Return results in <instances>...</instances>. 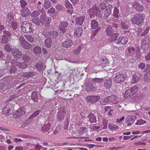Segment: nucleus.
Masks as SVG:
<instances>
[{
  "label": "nucleus",
  "mask_w": 150,
  "mask_h": 150,
  "mask_svg": "<svg viewBox=\"0 0 150 150\" xmlns=\"http://www.w3.org/2000/svg\"><path fill=\"white\" fill-rule=\"evenodd\" d=\"M121 28L125 30L129 28V22L128 21H124L121 22L120 24Z\"/></svg>",
  "instance_id": "nucleus-20"
},
{
  "label": "nucleus",
  "mask_w": 150,
  "mask_h": 150,
  "mask_svg": "<svg viewBox=\"0 0 150 150\" xmlns=\"http://www.w3.org/2000/svg\"><path fill=\"white\" fill-rule=\"evenodd\" d=\"M133 6L137 11L139 12H142L144 10L143 6L138 3H134L133 4Z\"/></svg>",
  "instance_id": "nucleus-21"
},
{
  "label": "nucleus",
  "mask_w": 150,
  "mask_h": 150,
  "mask_svg": "<svg viewBox=\"0 0 150 150\" xmlns=\"http://www.w3.org/2000/svg\"><path fill=\"white\" fill-rule=\"evenodd\" d=\"M40 112V111L39 110L35 111L28 118V119L30 120L31 119H33L37 116V115H39Z\"/></svg>",
  "instance_id": "nucleus-44"
},
{
  "label": "nucleus",
  "mask_w": 150,
  "mask_h": 150,
  "mask_svg": "<svg viewBox=\"0 0 150 150\" xmlns=\"http://www.w3.org/2000/svg\"><path fill=\"white\" fill-rule=\"evenodd\" d=\"M65 6L66 8L67 9H73V7L72 5L67 0H66L65 2Z\"/></svg>",
  "instance_id": "nucleus-39"
},
{
  "label": "nucleus",
  "mask_w": 150,
  "mask_h": 150,
  "mask_svg": "<svg viewBox=\"0 0 150 150\" xmlns=\"http://www.w3.org/2000/svg\"><path fill=\"white\" fill-rule=\"evenodd\" d=\"M52 40L51 38H47L45 40L46 46L49 48L51 45Z\"/></svg>",
  "instance_id": "nucleus-43"
},
{
  "label": "nucleus",
  "mask_w": 150,
  "mask_h": 150,
  "mask_svg": "<svg viewBox=\"0 0 150 150\" xmlns=\"http://www.w3.org/2000/svg\"><path fill=\"white\" fill-rule=\"evenodd\" d=\"M81 49V46H79L77 48L74 50V54H77L79 53Z\"/></svg>",
  "instance_id": "nucleus-55"
},
{
  "label": "nucleus",
  "mask_w": 150,
  "mask_h": 150,
  "mask_svg": "<svg viewBox=\"0 0 150 150\" xmlns=\"http://www.w3.org/2000/svg\"><path fill=\"white\" fill-rule=\"evenodd\" d=\"M51 18L50 17L47 20H46L45 22H44L45 27L47 28H49V27L50 26V22L51 21Z\"/></svg>",
  "instance_id": "nucleus-41"
},
{
  "label": "nucleus",
  "mask_w": 150,
  "mask_h": 150,
  "mask_svg": "<svg viewBox=\"0 0 150 150\" xmlns=\"http://www.w3.org/2000/svg\"><path fill=\"white\" fill-rule=\"evenodd\" d=\"M22 59L25 61L24 62H26L29 61L30 59L29 57L27 55L24 54H23L22 57Z\"/></svg>",
  "instance_id": "nucleus-56"
},
{
  "label": "nucleus",
  "mask_w": 150,
  "mask_h": 150,
  "mask_svg": "<svg viewBox=\"0 0 150 150\" xmlns=\"http://www.w3.org/2000/svg\"><path fill=\"white\" fill-rule=\"evenodd\" d=\"M20 4L21 7L23 8L25 7V6L27 5V2L24 0H21L20 1Z\"/></svg>",
  "instance_id": "nucleus-57"
},
{
  "label": "nucleus",
  "mask_w": 150,
  "mask_h": 150,
  "mask_svg": "<svg viewBox=\"0 0 150 150\" xmlns=\"http://www.w3.org/2000/svg\"><path fill=\"white\" fill-rule=\"evenodd\" d=\"M59 33L55 31H50V38L54 39L57 37L59 35Z\"/></svg>",
  "instance_id": "nucleus-35"
},
{
  "label": "nucleus",
  "mask_w": 150,
  "mask_h": 150,
  "mask_svg": "<svg viewBox=\"0 0 150 150\" xmlns=\"http://www.w3.org/2000/svg\"><path fill=\"white\" fill-rule=\"evenodd\" d=\"M116 31L111 25H108L106 29L105 32L107 35L110 36L114 32Z\"/></svg>",
  "instance_id": "nucleus-26"
},
{
  "label": "nucleus",
  "mask_w": 150,
  "mask_h": 150,
  "mask_svg": "<svg viewBox=\"0 0 150 150\" xmlns=\"http://www.w3.org/2000/svg\"><path fill=\"white\" fill-rule=\"evenodd\" d=\"M40 20L42 24H44V22L50 18L47 16L46 15L40 16Z\"/></svg>",
  "instance_id": "nucleus-40"
},
{
  "label": "nucleus",
  "mask_w": 150,
  "mask_h": 150,
  "mask_svg": "<svg viewBox=\"0 0 150 150\" xmlns=\"http://www.w3.org/2000/svg\"><path fill=\"white\" fill-rule=\"evenodd\" d=\"M21 16L23 17L29 16L30 14V12L28 7L22 8L20 11Z\"/></svg>",
  "instance_id": "nucleus-14"
},
{
  "label": "nucleus",
  "mask_w": 150,
  "mask_h": 150,
  "mask_svg": "<svg viewBox=\"0 0 150 150\" xmlns=\"http://www.w3.org/2000/svg\"><path fill=\"white\" fill-rule=\"evenodd\" d=\"M42 34L45 37L48 38H50V31H43L42 32Z\"/></svg>",
  "instance_id": "nucleus-50"
},
{
  "label": "nucleus",
  "mask_w": 150,
  "mask_h": 150,
  "mask_svg": "<svg viewBox=\"0 0 150 150\" xmlns=\"http://www.w3.org/2000/svg\"><path fill=\"white\" fill-rule=\"evenodd\" d=\"M44 65V63L43 62H40L39 63L36 64L35 67L36 69L38 70L41 71L43 68Z\"/></svg>",
  "instance_id": "nucleus-38"
},
{
  "label": "nucleus",
  "mask_w": 150,
  "mask_h": 150,
  "mask_svg": "<svg viewBox=\"0 0 150 150\" xmlns=\"http://www.w3.org/2000/svg\"><path fill=\"white\" fill-rule=\"evenodd\" d=\"M32 22L38 26L40 25V23H41L40 19H39V18L37 17L33 19H32Z\"/></svg>",
  "instance_id": "nucleus-47"
},
{
  "label": "nucleus",
  "mask_w": 150,
  "mask_h": 150,
  "mask_svg": "<svg viewBox=\"0 0 150 150\" xmlns=\"http://www.w3.org/2000/svg\"><path fill=\"white\" fill-rule=\"evenodd\" d=\"M113 10H114V12L113 13V16L116 18H117L118 17V14L119 13V11L117 8L115 7V8Z\"/></svg>",
  "instance_id": "nucleus-51"
},
{
  "label": "nucleus",
  "mask_w": 150,
  "mask_h": 150,
  "mask_svg": "<svg viewBox=\"0 0 150 150\" xmlns=\"http://www.w3.org/2000/svg\"><path fill=\"white\" fill-rule=\"evenodd\" d=\"M18 41L20 45L25 49H29L31 47L32 45L27 41L23 36H20Z\"/></svg>",
  "instance_id": "nucleus-10"
},
{
  "label": "nucleus",
  "mask_w": 150,
  "mask_h": 150,
  "mask_svg": "<svg viewBox=\"0 0 150 150\" xmlns=\"http://www.w3.org/2000/svg\"><path fill=\"white\" fill-rule=\"evenodd\" d=\"M26 113V109L24 107H20L19 109L15 111L13 114V116L15 118H18L23 116Z\"/></svg>",
  "instance_id": "nucleus-9"
},
{
  "label": "nucleus",
  "mask_w": 150,
  "mask_h": 150,
  "mask_svg": "<svg viewBox=\"0 0 150 150\" xmlns=\"http://www.w3.org/2000/svg\"><path fill=\"white\" fill-rule=\"evenodd\" d=\"M128 40V38L127 37L121 35L116 40L115 43L117 44L121 43L123 45H125L127 42Z\"/></svg>",
  "instance_id": "nucleus-16"
},
{
  "label": "nucleus",
  "mask_w": 150,
  "mask_h": 150,
  "mask_svg": "<svg viewBox=\"0 0 150 150\" xmlns=\"http://www.w3.org/2000/svg\"><path fill=\"white\" fill-rule=\"evenodd\" d=\"M89 13V16L91 19L92 18V17L98 16V18L102 17L103 13L100 9L98 7L95 6V7H92L91 8L89 9L88 11Z\"/></svg>",
  "instance_id": "nucleus-4"
},
{
  "label": "nucleus",
  "mask_w": 150,
  "mask_h": 150,
  "mask_svg": "<svg viewBox=\"0 0 150 150\" xmlns=\"http://www.w3.org/2000/svg\"><path fill=\"white\" fill-rule=\"evenodd\" d=\"M12 53L14 56V57L16 59H20L22 55L21 52L16 48H13L12 49Z\"/></svg>",
  "instance_id": "nucleus-15"
},
{
  "label": "nucleus",
  "mask_w": 150,
  "mask_h": 150,
  "mask_svg": "<svg viewBox=\"0 0 150 150\" xmlns=\"http://www.w3.org/2000/svg\"><path fill=\"white\" fill-rule=\"evenodd\" d=\"M113 7L111 5H109L107 6L104 11V15L105 18H107L111 13L113 10Z\"/></svg>",
  "instance_id": "nucleus-17"
},
{
  "label": "nucleus",
  "mask_w": 150,
  "mask_h": 150,
  "mask_svg": "<svg viewBox=\"0 0 150 150\" xmlns=\"http://www.w3.org/2000/svg\"><path fill=\"white\" fill-rule=\"evenodd\" d=\"M55 9L53 7H50L48 9L47 11V13L49 14H53L55 13Z\"/></svg>",
  "instance_id": "nucleus-54"
},
{
  "label": "nucleus",
  "mask_w": 150,
  "mask_h": 150,
  "mask_svg": "<svg viewBox=\"0 0 150 150\" xmlns=\"http://www.w3.org/2000/svg\"><path fill=\"white\" fill-rule=\"evenodd\" d=\"M30 14L32 17L35 18L39 15L40 13V12L38 11H35L32 12Z\"/></svg>",
  "instance_id": "nucleus-45"
},
{
  "label": "nucleus",
  "mask_w": 150,
  "mask_h": 150,
  "mask_svg": "<svg viewBox=\"0 0 150 150\" xmlns=\"http://www.w3.org/2000/svg\"><path fill=\"white\" fill-rule=\"evenodd\" d=\"M146 123V122L145 120H144L142 119H140L137 120L136 124L137 125H142Z\"/></svg>",
  "instance_id": "nucleus-52"
},
{
  "label": "nucleus",
  "mask_w": 150,
  "mask_h": 150,
  "mask_svg": "<svg viewBox=\"0 0 150 150\" xmlns=\"http://www.w3.org/2000/svg\"><path fill=\"white\" fill-rule=\"evenodd\" d=\"M127 78V76L125 72L120 71L113 77V80L117 83H120L126 79Z\"/></svg>",
  "instance_id": "nucleus-6"
},
{
  "label": "nucleus",
  "mask_w": 150,
  "mask_h": 150,
  "mask_svg": "<svg viewBox=\"0 0 150 150\" xmlns=\"http://www.w3.org/2000/svg\"><path fill=\"white\" fill-rule=\"evenodd\" d=\"M138 89V86L135 85L133 86L130 89L128 90L125 92L124 94V97L126 98L132 97L137 92Z\"/></svg>",
  "instance_id": "nucleus-7"
},
{
  "label": "nucleus",
  "mask_w": 150,
  "mask_h": 150,
  "mask_svg": "<svg viewBox=\"0 0 150 150\" xmlns=\"http://www.w3.org/2000/svg\"><path fill=\"white\" fill-rule=\"evenodd\" d=\"M69 24V23L67 21H62L60 23V27L66 28L68 26Z\"/></svg>",
  "instance_id": "nucleus-46"
},
{
  "label": "nucleus",
  "mask_w": 150,
  "mask_h": 150,
  "mask_svg": "<svg viewBox=\"0 0 150 150\" xmlns=\"http://www.w3.org/2000/svg\"><path fill=\"white\" fill-rule=\"evenodd\" d=\"M39 8V6H38L37 7L38 10L39 11H39L40 13L41 14L40 16L46 15L45 10V8L44 9V8L43 7H42L40 9Z\"/></svg>",
  "instance_id": "nucleus-48"
},
{
  "label": "nucleus",
  "mask_w": 150,
  "mask_h": 150,
  "mask_svg": "<svg viewBox=\"0 0 150 150\" xmlns=\"http://www.w3.org/2000/svg\"><path fill=\"white\" fill-rule=\"evenodd\" d=\"M74 35H76L78 37H80L83 33V29L81 27L75 28L74 30Z\"/></svg>",
  "instance_id": "nucleus-22"
},
{
  "label": "nucleus",
  "mask_w": 150,
  "mask_h": 150,
  "mask_svg": "<svg viewBox=\"0 0 150 150\" xmlns=\"http://www.w3.org/2000/svg\"><path fill=\"white\" fill-rule=\"evenodd\" d=\"M56 8L57 10L60 11L63 8V7L61 4H58L56 6Z\"/></svg>",
  "instance_id": "nucleus-62"
},
{
  "label": "nucleus",
  "mask_w": 150,
  "mask_h": 150,
  "mask_svg": "<svg viewBox=\"0 0 150 150\" xmlns=\"http://www.w3.org/2000/svg\"><path fill=\"white\" fill-rule=\"evenodd\" d=\"M25 37L29 42L31 43H33L34 41L33 38L31 36L29 35H25Z\"/></svg>",
  "instance_id": "nucleus-49"
},
{
  "label": "nucleus",
  "mask_w": 150,
  "mask_h": 150,
  "mask_svg": "<svg viewBox=\"0 0 150 150\" xmlns=\"http://www.w3.org/2000/svg\"><path fill=\"white\" fill-rule=\"evenodd\" d=\"M4 35H3L1 40V42L2 44H6L8 42V37L11 35L17 36L18 33L17 31L6 29L3 31Z\"/></svg>",
  "instance_id": "nucleus-2"
},
{
  "label": "nucleus",
  "mask_w": 150,
  "mask_h": 150,
  "mask_svg": "<svg viewBox=\"0 0 150 150\" xmlns=\"http://www.w3.org/2000/svg\"><path fill=\"white\" fill-rule=\"evenodd\" d=\"M145 60L146 62H149L150 61V52H149L148 54L145 57Z\"/></svg>",
  "instance_id": "nucleus-64"
},
{
  "label": "nucleus",
  "mask_w": 150,
  "mask_h": 150,
  "mask_svg": "<svg viewBox=\"0 0 150 150\" xmlns=\"http://www.w3.org/2000/svg\"><path fill=\"white\" fill-rule=\"evenodd\" d=\"M14 65L16 67H18L19 68L22 69H25L27 68L28 66L26 62H18L17 60L15 61Z\"/></svg>",
  "instance_id": "nucleus-18"
},
{
  "label": "nucleus",
  "mask_w": 150,
  "mask_h": 150,
  "mask_svg": "<svg viewBox=\"0 0 150 150\" xmlns=\"http://www.w3.org/2000/svg\"><path fill=\"white\" fill-rule=\"evenodd\" d=\"M16 66H12L10 69L9 72L11 73H13L16 72L17 70V68H16Z\"/></svg>",
  "instance_id": "nucleus-59"
},
{
  "label": "nucleus",
  "mask_w": 150,
  "mask_h": 150,
  "mask_svg": "<svg viewBox=\"0 0 150 150\" xmlns=\"http://www.w3.org/2000/svg\"><path fill=\"white\" fill-rule=\"evenodd\" d=\"M103 101V102L106 103H117L118 102L117 97L115 95H112L110 96H107L105 98L101 100L102 102Z\"/></svg>",
  "instance_id": "nucleus-12"
},
{
  "label": "nucleus",
  "mask_w": 150,
  "mask_h": 150,
  "mask_svg": "<svg viewBox=\"0 0 150 150\" xmlns=\"http://www.w3.org/2000/svg\"><path fill=\"white\" fill-rule=\"evenodd\" d=\"M88 117L89 119V120L91 123L96 122H97L96 118L95 117V115L93 114H89L88 116Z\"/></svg>",
  "instance_id": "nucleus-33"
},
{
  "label": "nucleus",
  "mask_w": 150,
  "mask_h": 150,
  "mask_svg": "<svg viewBox=\"0 0 150 150\" xmlns=\"http://www.w3.org/2000/svg\"><path fill=\"white\" fill-rule=\"evenodd\" d=\"M94 96H88L86 98V102L88 103H95V98Z\"/></svg>",
  "instance_id": "nucleus-34"
},
{
  "label": "nucleus",
  "mask_w": 150,
  "mask_h": 150,
  "mask_svg": "<svg viewBox=\"0 0 150 150\" xmlns=\"http://www.w3.org/2000/svg\"><path fill=\"white\" fill-rule=\"evenodd\" d=\"M85 17L83 16H81L76 18L75 20V23L76 24H79V25H82L84 22L85 20Z\"/></svg>",
  "instance_id": "nucleus-30"
},
{
  "label": "nucleus",
  "mask_w": 150,
  "mask_h": 150,
  "mask_svg": "<svg viewBox=\"0 0 150 150\" xmlns=\"http://www.w3.org/2000/svg\"><path fill=\"white\" fill-rule=\"evenodd\" d=\"M137 118L136 115H129L125 119V122L127 123V126L129 127L134 123L135 119Z\"/></svg>",
  "instance_id": "nucleus-13"
},
{
  "label": "nucleus",
  "mask_w": 150,
  "mask_h": 150,
  "mask_svg": "<svg viewBox=\"0 0 150 150\" xmlns=\"http://www.w3.org/2000/svg\"><path fill=\"white\" fill-rule=\"evenodd\" d=\"M91 28L92 29H95L94 32L95 33V35L100 30V26L98 21L96 20L93 19L91 21L90 23Z\"/></svg>",
  "instance_id": "nucleus-11"
},
{
  "label": "nucleus",
  "mask_w": 150,
  "mask_h": 150,
  "mask_svg": "<svg viewBox=\"0 0 150 150\" xmlns=\"http://www.w3.org/2000/svg\"><path fill=\"white\" fill-rule=\"evenodd\" d=\"M16 98V96L15 95H11L9 97L7 100L6 101V103H8L10 102L11 101L14 99L15 98Z\"/></svg>",
  "instance_id": "nucleus-58"
},
{
  "label": "nucleus",
  "mask_w": 150,
  "mask_h": 150,
  "mask_svg": "<svg viewBox=\"0 0 150 150\" xmlns=\"http://www.w3.org/2000/svg\"><path fill=\"white\" fill-rule=\"evenodd\" d=\"M144 80L145 81L149 82L150 81V76H146V74L144 75Z\"/></svg>",
  "instance_id": "nucleus-63"
},
{
  "label": "nucleus",
  "mask_w": 150,
  "mask_h": 150,
  "mask_svg": "<svg viewBox=\"0 0 150 150\" xmlns=\"http://www.w3.org/2000/svg\"><path fill=\"white\" fill-rule=\"evenodd\" d=\"M138 67L141 69L142 70H143L145 68V64L142 62H141L139 64Z\"/></svg>",
  "instance_id": "nucleus-61"
},
{
  "label": "nucleus",
  "mask_w": 150,
  "mask_h": 150,
  "mask_svg": "<svg viewBox=\"0 0 150 150\" xmlns=\"http://www.w3.org/2000/svg\"><path fill=\"white\" fill-rule=\"evenodd\" d=\"M31 99L35 102H37L38 100V92L34 91L32 92L31 96Z\"/></svg>",
  "instance_id": "nucleus-32"
},
{
  "label": "nucleus",
  "mask_w": 150,
  "mask_h": 150,
  "mask_svg": "<svg viewBox=\"0 0 150 150\" xmlns=\"http://www.w3.org/2000/svg\"><path fill=\"white\" fill-rule=\"evenodd\" d=\"M104 81L103 78H95L92 80V81L94 83L99 84Z\"/></svg>",
  "instance_id": "nucleus-37"
},
{
  "label": "nucleus",
  "mask_w": 150,
  "mask_h": 150,
  "mask_svg": "<svg viewBox=\"0 0 150 150\" xmlns=\"http://www.w3.org/2000/svg\"><path fill=\"white\" fill-rule=\"evenodd\" d=\"M99 8H100L101 11H103L106 8L107 6L105 3H102L99 4Z\"/></svg>",
  "instance_id": "nucleus-53"
},
{
  "label": "nucleus",
  "mask_w": 150,
  "mask_h": 150,
  "mask_svg": "<svg viewBox=\"0 0 150 150\" xmlns=\"http://www.w3.org/2000/svg\"><path fill=\"white\" fill-rule=\"evenodd\" d=\"M131 21L133 24H136L140 27L144 25V19L142 14L138 13L134 15Z\"/></svg>",
  "instance_id": "nucleus-3"
},
{
  "label": "nucleus",
  "mask_w": 150,
  "mask_h": 150,
  "mask_svg": "<svg viewBox=\"0 0 150 150\" xmlns=\"http://www.w3.org/2000/svg\"><path fill=\"white\" fill-rule=\"evenodd\" d=\"M4 48L5 50L7 52H10L11 51H12L11 47L8 45H6Z\"/></svg>",
  "instance_id": "nucleus-60"
},
{
  "label": "nucleus",
  "mask_w": 150,
  "mask_h": 150,
  "mask_svg": "<svg viewBox=\"0 0 150 150\" xmlns=\"http://www.w3.org/2000/svg\"><path fill=\"white\" fill-rule=\"evenodd\" d=\"M52 4L49 0H44L42 6L45 9H48L52 6Z\"/></svg>",
  "instance_id": "nucleus-28"
},
{
  "label": "nucleus",
  "mask_w": 150,
  "mask_h": 150,
  "mask_svg": "<svg viewBox=\"0 0 150 150\" xmlns=\"http://www.w3.org/2000/svg\"><path fill=\"white\" fill-rule=\"evenodd\" d=\"M73 44V41L71 40L68 39L63 42L62 45L64 47L68 48L71 46Z\"/></svg>",
  "instance_id": "nucleus-19"
},
{
  "label": "nucleus",
  "mask_w": 150,
  "mask_h": 150,
  "mask_svg": "<svg viewBox=\"0 0 150 150\" xmlns=\"http://www.w3.org/2000/svg\"><path fill=\"white\" fill-rule=\"evenodd\" d=\"M141 74L138 73L133 75L132 81V83H135L139 81L141 78Z\"/></svg>",
  "instance_id": "nucleus-23"
},
{
  "label": "nucleus",
  "mask_w": 150,
  "mask_h": 150,
  "mask_svg": "<svg viewBox=\"0 0 150 150\" xmlns=\"http://www.w3.org/2000/svg\"><path fill=\"white\" fill-rule=\"evenodd\" d=\"M66 115V112L65 111H59L58 112L57 118L58 120L59 121L62 120L64 119V117Z\"/></svg>",
  "instance_id": "nucleus-31"
},
{
  "label": "nucleus",
  "mask_w": 150,
  "mask_h": 150,
  "mask_svg": "<svg viewBox=\"0 0 150 150\" xmlns=\"http://www.w3.org/2000/svg\"><path fill=\"white\" fill-rule=\"evenodd\" d=\"M21 28V30L23 32L28 34L33 33L34 31V26L32 24L28 21L23 22Z\"/></svg>",
  "instance_id": "nucleus-5"
},
{
  "label": "nucleus",
  "mask_w": 150,
  "mask_h": 150,
  "mask_svg": "<svg viewBox=\"0 0 150 150\" xmlns=\"http://www.w3.org/2000/svg\"><path fill=\"white\" fill-rule=\"evenodd\" d=\"M119 34L118 33H113L110 36V37L109 38V40L110 42H113L114 41H115L116 40H117V37Z\"/></svg>",
  "instance_id": "nucleus-29"
},
{
  "label": "nucleus",
  "mask_w": 150,
  "mask_h": 150,
  "mask_svg": "<svg viewBox=\"0 0 150 150\" xmlns=\"http://www.w3.org/2000/svg\"><path fill=\"white\" fill-rule=\"evenodd\" d=\"M109 61L106 57L103 58L100 60V65L103 67L108 66L109 65Z\"/></svg>",
  "instance_id": "nucleus-25"
},
{
  "label": "nucleus",
  "mask_w": 150,
  "mask_h": 150,
  "mask_svg": "<svg viewBox=\"0 0 150 150\" xmlns=\"http://www.w3.org/2000/svg\"><path fill=\"white\" fill-rule=\"evenodd\" d=\"M33 51L35 55H37L41 52V48L39 46H36L34 48Z\"/></svg>",
  "instance_id": "nucleus-36"
},
{
  "label": "nucleus",
  "mask_w": 150,
  "mask_h": 150,
  "mask_svg": "<svg viewBox=\"0 0 150 150\" xmlns=\"http://www.w3.org/2000/svg\"><path fill=\"white\" fill-rule=\"evenodd\" d=\"M112 79H108L106 80L104 82V86L106 89H109L112 86Z\"/></svg>",
  "instance_id": "nucleus-24"
},
{
  "label": "nucleus",
  "mask_w": 150,
  "mask_h": 150,
  "mask_svg": "<svg viewBox=\"0 0 150 150\" xmlns=\"http://www.w3.org/2000/svg\"><path fill=\"white\" fill-rule=\"evenodd\" d=\"M108 128L110 130L115 131L116 130H117L119 128V127L114 124H109L108 125Z\"/></svg>",
  "instance_id": "nucleus-42"
},
{
  "label": "nucleus",
  "mask_w": 150,
  "mask_h": 150,
  "mask_svg": "<svg viewBox=\"0 0 150 150\" xmlns=\"http://www.w3.org/2000/svg\"><path fill=\"white\" fill-rule=\"evenodd\" d=\"M13 110V105L11 104H8L4 107L2 114L5 116H8L12 113Z\"/></svg>",
  "instance_id": "nucleus-8"
},
{
  "label": "nucleus",
  "mask_w": 150,
  "mask_h": 150,
  "mask_svg": "<svg viewBox=\"0 0 150 150\" xmlns=\"http://www.w3.org/2000/svg\"><path fill=\"white\" fill-rule=\"evenodd\" d=\"M6 19L9 25L7 26L6 29L17 32L18 30L17 28V23L14 22L13 13L12 12L9 13L6 16Z\"/></svg>",
  "instance_id": "nucleus-1"
},
{
  "label": "nucleus",
  "mask_w": 150,
  "mask_h": 150,
  "mask_svg": "<svg viewBox=\"0 0 150 150\" xmlns=\"http://www.w3.org/2000/svg\"><path fill=\"white\" fill-rule=\"evenodd\" d=\"M35 75V72L33 71H31L24 72L22 75V77L25 78L31 77L34 76Z\"/></svg>",
  "instance_id": "nucleus-27"
}]
</instances>
